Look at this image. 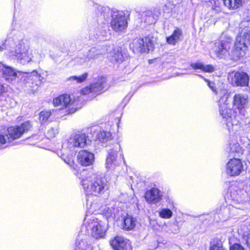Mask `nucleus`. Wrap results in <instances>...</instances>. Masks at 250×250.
Instances as JSON below:
<instances>
[{
    "instance_id": "f257e3e1",
    "label": "nucleus",
    "mask_w": 250,
    "mask_h": 250,
    "mask_svg": "<svg viewBox=\"0 0 250 250\" xmlns=\"http://www.w3.org/2000/svg\"><path fill=\"white\" fill-rule=\"evenodd\" d=\"M5 50L4 55L25 64L31 61L32 55L28 49L21 43H16L12 38L6 39L0 44V52Z\"/></svg>"
},
{
    "instance_id": "f03ea898",
    "label": "nucleus",
    "mask_w": 250,
    "mask_h": 250,
    "mask_svg": "<svg viewBox=\"0 0 250 250\" xmlns=\"http://www.w3.org/2000/svg\"><path fill=\"white\" fill-rule=\"evenodd\" d=\"M81 183L86 195L97 196L107 188L105 180L91 172L83 171L81 173Z\"/></svg>"
},
{
    "instance_id": "7ed1b4c3",
    "label": "nucleus",
    "mask_w": 250,
    "mask_h": 250,
    "mask_svg": "<svg viewBox=\"0 0 250 250\" xmlns=\"http://www.w3.org/2000/svg\"><path fill=\"white\" fill-rule=\"evenodd\" d=\"M42 79V77L37 71H34L30 74L23 73L21 81L28 90L34 92L41 84Z\"/></svg>"
},
{
    "instance_id": "20e7f679",
    "label": "nucleus",
    "mask_w": 250,
    "mask_h": 250,
    "mask_svg": "<svg viewBox=\"0 0 250 250\" xmlns=\"http://www.w3.org/2000/svg\"><path fill=\"white\" fill-rule=\"evenodd\" d=\"M232 40L229 37L222 40L216 41L212 50L217 58H225L229 54V50L232 44Z\"/></svg>"
},
{
    "instance_id": "39448f33",
    "label": "nucleus",
    "mask_w": 250,
    "mask_h": 250,
    "mask_svg": "<svg viewBox=\"0 0 250 250\" xmlns=\"http://www.w3.org/2000/svg\"><path fill=\"white\" fill-rule=\"evenodd\" d=\"M247 48V43L244 41V39L239 32L233 48L229 55L232 60L237 61L246 55Z\"/></svg>"
},
{
    "instance_id": "423d86ee",
    "label": "nucleus",
    "mask_w": 250,
    "mask_h": 250,
    "mask_svg": "<svg viewBox=\"0 0 250 250\" xmlns=\"http://www.w3.org/2000/svg\"><path fill=\"white\" fill-rule=\"evenodd\" d=\"M88 227L91 230L92 235L96 239L103 238L107 229L105 223L94 217L89 220Z\"/></svg>"
},
{
    "instance_id": "0eeeda50",
    "label": "nucleus",
    "mask_w": 250,
    "mask_h": 250,
    "mask_svg": "<svg viewBox=\"0 0 250 250\" xmlns=\"http://www.w3.org/2000/svg\"><path fill=\"white\" fill-rule=\"evenodd\" d=\"M110 22L111 28L116 32H121L125 29L127 22L126 18L122 12H113Z\"/></svg>"
},
{
    "instance_id": "6e6552de",
    "label": "nucleus",
    "mask_w": 250,
    "mask_h": 250,
    "mask_svg": "<svg viewBox=\"0 0 250 250\" xmlns=\"http://www.w3.org/2000/svg\"><path fill=\"white\" fill-rule=\"evenodd\" d=\"M243 165L239 159H230L226 164V171L230 176H236L240 174L243 170Z\"/></svg>"
},
{
    "instance_id": "1a4fd4ad",
    "label": "nucleus",
    "mask_w": 250,
    "mask_h": 250,
    "mask_svg": "<svg viewBox=\"0 0 250 250\" xmlns=\"http://www.w3.org/2000/svg\"><path fill=\"white\" fill-rule=\"evenodd\" d=\"M228 79L233 86H245L248 84L249 77L244 72H233L229 74Z\"/></svg>"
},
{
    "instance_id": "9d476101",
    "label": "nucleus",
    "mask_w": 250,
    "mask_h": 250,
    "mask_svg": "<svg viewBox=\"0 0 250 250\" xmlns=\"http://www.w3.org/2000/svg\"><path fill=\"white\" fill-rule=\"evenodd\" d=\"M152 43L149 39H135L130 45V47L135 53H144L148 51Z\"/></svg>"
},
{
    "instance_id": "9b49d317",
    "label": "nucleus",
    "mask_w": 250,
    "mask_h": 250,
    "mask_svg": "<svg viewBox=\"0 0 250 250\" xmlns=\"http://www.w3.org/2000/svg\"><path fill=\"white\" fill-rule=\"evenodd\" d=\"M106 83V78L104 77H99L96 82L92 83L89 86H86L81 90L83 95L92 93L93 95L100 94L104 88Z\"/></svg>"
},
{
    "instance_id": "f8f14e48",
    "label": "nucleus",
    "mask_w": 250,
    "mask_h": 250,
    "mask_svg": "<svg viewBox=\"0 0 250 250\" xmlns=\"http://www.w3.org/2000/svg\"><path fill=\"white\" fill-rule=\"evenodd\" d=\"M27 129L25 126H9L3 134L7 137L8 142L20 138Z\"/></svg>"
},
{
    "instance_id": "ddd939ff",
    "label": "nucleus",
    "mask_w": 250,
    "mask_h": 250,
    "mask_svg": "<svg viewBox=\"0 0 250 250\" xmlns=\"http://www.w3.org/2000/svg\"><path fill=\"white\" fill-rule=\"evenodd\" d=\"M120 148V146L116 144L113 149L108 150V155L105 162V167L108 169L113 170L118 166L119 164L117 160V151Z\"/></svg>"
},
{
    "instance_id": "4468645a",
    "label": "nucleus",
    "mask_w": 250,
    "mask_h": 250,
    "mask_svg": "<svg viewBox=\"0 0 250 250\" xmlns=\"http://www.w3.org/2000/svg\"><path fill=\"white\" fill-rule=\"evenodd\" d=\"M78 162L83 166L86 167L93 164L94 162V155L93 153L82 150L77 155Z\"/></svg>"
},
{
    "instance_id": "2eb2a0df",
    "label": "nucleus",
    "mask_w": 250,
    "mask_h": 250,
    "mask_svg": "<svg viewBox=\"0 0 250 250\" xmlns=\"http://www.w3.org/2000/svg\"><path fill=\"white\" fill-rule=\"evenodd\" d=\"M162 197L163 194L161 191L155 188L147 190L145 195L146 201L151 204H156L162 200Z\"/></svg>"
},
{
    "instance_id": "dca6fc26",
    "label": "nucleus",
    "mask_w": 250,
    "mask_h": 250,
    "mask_svg": "<svg viewBox=\"0 0 250 250\" xmlns=\"http://www.w3.org/2000/svg\"><path fill=\"white\" fill-rule=\"evenodd\" d=\"M239 32L247 45L250 44V18L248 17V21H242L240 23Z\"/></svg>"
},
{
    "instance_id": "f3484780",
    "label": "nucleus",
    "mask_w": 250,
    "mask_h": 250,
    "mask_svg": "<svg viewBox=\"0 0 250 250\" xmlns=\"http://www.w3.org/2000/svg\"><path fill=\"white\" fill-rule=\"evenodd\" d=\"M73 102L70 95L67 94L61 95L53 100V103L55 106H59L61 109L67 108L72 104Z\"/></svg>"
},
{
    "instance_id": "a211bd4d",
    "label": "nucleus",
    "mask_w": 250,
    "mask_h": 250,
    "mask_svg": "<svg viewBox=\"0 0 250 250\" xmlns=\"http://www.w3.org/2000/svg\"><path fill=\"white\" fill-rule=\"evenodd\" d=\"M111 244L115 250H126L130 246L128 240L121 236H116Z\"/></svg>"
},
{
    "instance_id": "6ab92c4d",
    "label": "nucleus",
    "mask_w": 250,
    "mask_h": 250,
    "mask_svg": "<svg viewBox=\"0 0 250 250\" xmlns=\"http://www.w3.org/2000/svg\"><path fill=\"white\" fill-rule=\"evenodd\" d=\"M1 70L2 77L7 82L11 83L16 79L17 74L12 68L0 64V70Z\"/></svg>"
},
{
    "instance_id": "aec40b11",
    "label": "nucleus",
    "mask_w": 250,
    "mask_h": 250,
    "mask_svg": "<svg viewBox=\"0 0 250 250\" xmlns=\"http://www.w3.org/2000/svg\"><path fill=\"white\" fill-rule=\"evenodd\" d=\"M247 102V97L243 94H236L233 97V106L241 112L244 111Z\"/></svg>"
},
{
    "instance_id": "412c9836",
    "label": "nucleus",
    "mask_w": 250,
    "mask_h": 250,
    "mask_svg": "<svg viewBox=\"0 0 250 250\" xmlns=\"http://www.w3.org/2000/svg\"><path fill=\"white\" fill-rule=\"evenodd\" d=\"M136 222L135 218L127 214L123 218L121 226L125 230H132L135 228Z\"/></svg>"
},
{
    "instance_id": "4be33fe9",
    "label": "nucleus",
    "mask_w": 250,
    "mask_h": 250,
    "mask_svg": "<svg viewBox=\"0 0 250 250\" xmlns=\"http://www.w3.org/2000/svg\"><path fill=\"white\" fill-rule=\"evenodd\" d=\"M86 236L79 234L77 238L75 250H91L90 245L86 240Z\"/></svg>"
},
{
    "instance_id": "5701e85b",
    "label": "nucleus",
    "mask_w": 250,
    "mask_h": 250,
    "mask_svg": "<svg viewBox=\"0 0 250 250\" xmlns=\"http://www.w3.org/2000/svg\"><path fill=\"white\" fill-rule=\"evenodd\" d=\"M183 35V32L180 28L175 27L172 34L167 37L166 41L167 43L171 45H175L179 42Z\"/></svg>"
},
{
    "instance_id": "b1692460",
    "label": "nucleus",
    "mask_w": 250,
    "mask_h": 250,
    "mask_svg": "<svg viewBox=\"0 0 250 250\" xmlns=\"http://www.w3.org/2000/svg\"><path fill=\"white\" fill-rule=\"evenodd\" d=\"M108 57L113 63L121 62L123 61V55L119 48H115L111 51L108 54Z\"/></svg>"
},
{
    "instance_id": "393cba45",
    "label": "nucleus",
    "mask_w": 250,
    "mask_h": 250,
    "mask_svg": "<svg viewBox=\"0 0 250 250\" xmlns=\"http://www.w3.org/2000/svg\"><path fill=\"white\" fill-rule=\"evenodd\" d=\"M70 143L74 147H83L86 143V135L84 134H77L75 135Z\"/></svg>"
},
{
    "instance_id": "a878e982",
    "label": "nucleus",
    "mask_w": 250,
    "mask_h": 250,
    "mask_svg": "<svg viewBox=\"0 0 250 250\" xmlns=\"http://www.w3.org/2000/svg\"><path fill=\"white\" fill-rule=\"evenodd\" d=\"M104 53V51L102 50L100 46L97 47H92L90 48L85 55L90 61L92 60L97 59L99 56Z\"/></svg>"
},
{
    "instance_id": "bb28decb",
    "label": "nucleus",
    "mask_w": 250,
    "mask_h": 250,
    "mask_svg": "<svg viewBox=\"0 0 250 250\" xmlns=\"http://www.w3.org/2000/svg\"><path fill=\"white\" fill-rule=\"evenodd\" d=\"M190 66L194 69H200L205 72H212L214 70V67L211 65H204L201 62L191 63Z\"/></svg>"
},
{
    "instance_id": "cd10ccee",
    "label": "nucleus",
    "mask_w": 250,
    "mask_h": 250,
    "mask_svg": "<svg viewBox=\"0 0 250 250\" xmlns=\"http://www.w3.org/2000/svg\"><path fill=\"white\" fill-rule=\"evenodd\" d=\"M229 148L230 152L235 153L238 155L243 153V149L235 139L230 140L229 143Z\"/></svg>"
},
{
    "instance_id": "c85d7f7f",
    "label": "nucleus",
    "mask_w": 250,
    "mask_h": 250,
    "mask_svg": "<svg viewBox=\"0 0 250 250\" xmlns=\"http://www.w3.org/2000/svg\"><path fill=\"white\" fill-rule=\"evenodd\" d=\"M220 99L219 100V106L221 105H227L228 104V98L229 97V93L226 89H221L218 93H217Z\"/></svg>"
},
{
    "instance_id": "c756f323",
    "label": "nucleus",
    "mask_w": 250,
    "mask_h": 250,
    "mask_svg": "<svg viewBox=\"0 0 250 250\" xmlns=\"http://www.w3.org/2000/svg\"><path fill=\"white\" fill-rule=\"evenodd\" d=\"M224 5L229 9L239 7L242 4V0H223Z\"/></svg>"
},
{
    "instance_id": "7c9ffc66",
    "label": "nucleus",
    "mask_w": 250,
    "mask_h": 250,
    "mask_svg": "<svg viewBox=\"0 0 250 250\" xmlns=\"http://www.w3.org/2000/svg\"><path fill=\"white\" fill-rule=\"evenodd\" d=\"M88 74L84 73L82 75L77 76H73L67 79V81L71 82L73 83H81L84 82L87 78Z\"/></svg>"
},
{
    "instance_id": "2f4dec72",
    "label": "nucleus",
    "mask_w": 250,
    "mask_h": 250,
    "mask_svg": "<svg viewBox=\"0 0 250 250\" xmlns=\"http://www.w3.org/2000/svg\"><path fill=\"white\" fill-rule=\"evenodd\" d=\"M58 133V126H49L46 130L45 134L48 138H51L55 137Z\"/></svg>"
},
{
    "instance_id": "473e14b6",
    "label": "nucleus",
    "mask_w": 250,
    "mask_h": 250,
    "mask_svg": "<svg viewBox=\"0 0 250 250\" xmlns=\"http://www.w3.org/2000/svg\"><path fill=\"white\" fill-rule=\"evenodd\" d=\"M98 137L101 142H104L111 140L113 138V135L109 131H102L99 134Z\"/></svg>"
},
{
    "instance_id": "72a5a7b5",
    "label": "nucleus",
    "mask_w": 250,
    "mask_h": 250,
    "mask_svg": "<svg viewBox=\"0 0 250 250\" xmlns=\"http://www.w3.org/2000/svg\"><path fill=\"white\" fill-rule=\"evenodd\" d=\"M150 10L152 13V18L151 19H148L147 21H146V22L149 24L155 22L156 19L161 14L160 10L158 8L153 7Z\"/></svg>"
},
{
    "instance_id": "f704fd0d",
    "label": "nucleus",
    "mask_w": 250,
    "mask_h": 250,
    "mask_svg": "<svg viewBox=\"0 0 250 250\" xmlns=\"http://www.w3.org/2000/svg\"><path fill=\"white\" fill-rule=\"evenodd\" d=\"M51 114L52 113L51 110H44L41 112L39 116V120L41 123H45L47 121L49 117L51 116Z\"/></svg>"
},
{
    "instance_id": "c9c22d12",
    "label": "nucleus",
    "mask_w": 250,
    "mask_h": 250,
    "mask_svg": "<svg viewBox=\"0 0 250 250\" xmlns=\"http://www.w3.org/2000/svg\"><path fill=\"white\" fill-rule=\"evenodd\" d=\"M220 114L223 118H228L230 117L231 111L229 108H228L227 105L219 106Z\"/></svg>"
},
{
    "instance_id": "e433bc0d",
    "label": "nucleus",
    "mask_w": 250,
    "mask_h": 250,
    "mask_svg": "<svg viewBox=\"0 0 250 250\" xmlns=\"http://www.w3.org/2000/svg\"><path fill=\"white\" fill-rule=\"evenodd\" d=\"M159 216L162 218L169 219L172 216V212L167 208H162L159 212Z\"/></svg>"
},
{
    "instance_id": "4c0bfd02",
    "label": "nucleus",
    "mask_w": 250,
    "mask_h": 250,
    "mask_svg": "<svg viewBox=\"0 0 250 250\" xmlns=\"http://www.w3.org/2000/svg\"><path fill=\"white\" fill-rule=\"evenodd\" d=\"M89 61H90L89 59L87 58V57L86 56L85 54L83 55V56L81 57H77L75 58V62L81 65L85 64Z\"/></svg>"
},
{
    "instance_id": "58836bf2",
    "label": "nucleus",
    "mask_w": 250,
    "mask_h": 250,
    "mask_svg": "<svg viewBox=\"0 0 250 250\" xmlns=\"http://www.w3.org/2000/svg\"><path fill=\"white\" fill-rule=\"evenodd\" d=\"M114 115H111L110 117V123L111 124L110 125H119L120 123V116H117L115 119H114Z\"/></svg>"
},
{
    "instance_id": "ea45409f",
    "label": "nucleus",
    "mask_w": 250,
    "mask_h": 250,
    "mask_svg": "<svg viewBox=\"0 0 250 250\" xmlns=\"http://www.w3.org/2000/svg\"><path fill=\"white\" fill-rule=\"evenodd\" d=\"M7 143L9 142L7 141V138H5L4 134H0V149L4 148Z\"/></svg>"
},
{
    "instance_id": "a19ab883",
    "label": "nucleus",
    "mask_w": 250,
    "mask_h": 250,
    "mask_svg": "<svg viewBox=\"0 0 250 250\" xmlns=\"http://www.w3.org/2000/svg\"><path fill=\"white\" fill-rule=\"evenodd\" d=\"M152 13L150 9L147 10L143 12L142 16H143L144 18H146V19L145 20V22H146V20L147 21L148 19H151L152 18Z\"/></svg>"
},
{
    "instance_id": "79ce46f5",
    "label": "nucleus",
    "mask_w": 250,
    "mask_h": 250,
    "mask_svg": "<svg viewBox=\"0 0 250 250\" xmlns=\"http://www.w3.org/2000/svg\"><path fill=\"white\" fill-rule=\"evenodd\" d=\"M230 250H245V249L240 244H235L230 247Z\"/></svg>"
},
{
    "instance_id": "37998d69",
    "label": "nucleus",
    "mask_w": 250,
    "mask_h": 250,
    "mask_svg": "<svg viewBox=\"0 0 250 250\" xmlns=\"http://www.w3.org/2000/svg\"><path fill=\"white\" fill-rule=\"evenodd\" d=\"M210 250H224L220 244H215L211 246Z\"/></svg>"
},
{
    "instance_id": "c03bdc74",
    "label": "nucleus",
    "mask_w": 250,
    "mask_h": 250,
    "mask_svg": "<svg viewBox=\"0 0 250 250\" xmlns=\"http://www.w3.org/2000/svg\"><path fill=\"white\" fill-rule=\"evenodd\" d=\"M204 80L208 83V85L209 87V88L213 90L214 92L215 91V86H214V83H213L210 82L209 81L207 80L206 79H204Z\"/></svg>"
},
{
    "instance_id": "a18cd8bd",
    "label": "nucleus",
    "mask_w": 250,
    "mask_h": 250,
    "mask_svg": "<svg viewBox=\"0 0 250 250\" xmlns=\"http://www.w3.org/2000/svg\"><path fill=\"white\" fill-rule=\"evenodd\" d=\"M245 140L244 145L248 150L250 152V140L248 138L244 139Z\"/></svg>"
},
{
    "instance_id": "49530a36",
    "label": "nucleus",
    "mask_w": 250,
    "mask_h": 250,
    "mask_svg": "<svg viewBox=\"0 0 250 250\" xmlns=\"http://www.w3.org/2000/svg\"><path fill=\"white\" fill-rule=\"evenodd\" d=\"M245 239L248 246L250 247V233L246 236Z\"/></svg>"
},
{
    "instance_id": "de8ad7c7",
    "label": "nucleus",
    "mask_w": 250,
    "mask_h": 250,
    "mask_svg": "<svg viewBox=\"0 0 250 250\" xmlns=\"http://www.w3.org/2000/svg\"><path fill=\"white\" fill-rule=\"evenodd\" d=\"M213 9L216 12H219L221 11V8L219 6H214V7L213 8Z\"/></svg>"
},
{
    "instance_id": "09e8293b",
    "label": "nucleus",
    "mask_w": 250,
    "mask_h": 250,
    "mask_svg": "<svg viewBox=\"0 0 250 250\" xmlns=\"http://www.w3.org/2000/svg\"><path fill=\"white\" fill-rule=\"evenodd\" d=\"M75 111V110L74 109H68L65 111V112H66L67 114H70L72 113H74Z\"/></svg>"
},
{
    "instance_id": "8fccbe9b",
    "label": "nucleus",
    "mask_w": 250,
    "mask_h": 250,
    "mask_svg": "<svg viewBox=\"0 0 250 250\" xmlns=\"http://www.w3.org/2000/svg\"><path fill=\"white\" fill-rule=\"evenodd\" d=\"M29 124H30L29 121H26L25 122H22V123H20V125H29Z\"/></svg>"
},
{
    "instance_id": "3c124183",
    "label": "nucleus",
    "mask_w": 250,
    "mask_h": 250,
    "mask_svg": "<svg viewBox=\"0 0 250 250\" xmlns=\"http://www.w3.org/2000/svg\"><path fill=\"white\" fill-rule=\"evenodd\" d=\"M103 9V7L101 6L98 7V10H102Z\"/></svg>"
},
{
    "instance_id": "603ef678",
    "label": "nucleus",
    "mask_w": 250,
    "mask_h": 250,
    "mask_svg": "<svg viewBox=\"0 0 250 250\" xmlns=\"http://www.w3.org/2000/svg\"><path fill=\"white\" fill-rule=\"evenodd\" d=\"M17 119H18V120H19V121H21V120H22V117H18V118H17Z\"/></svg>"
},
{
    "instance_id": "864d4df0",
    "label": "nucleus",
    "mask_w": 250,
    "mask_h": 250,
    "mask_svg": "<svg viewBox=\"0 0 250 250\" xmlns=\"http://www.w3.org/2000/svg\"><path fill=\"white\" fill-rule=\"evenodd\" d=\"M198 76L202 78H204L202 76H201V75H198Z\"/></svg>"
}]
</instances>
